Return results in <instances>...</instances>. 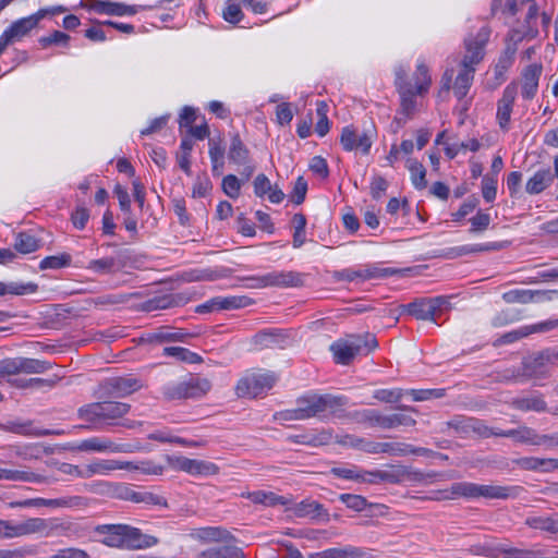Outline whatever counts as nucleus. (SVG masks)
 Returning a JSON list of instances; mask_svg holds the SVG:
<instances>
[{"label": "nucleus", "instance_id": "obj_1", "mask_svg": "<svg viewBox=\"0 0 558 558\" xmlns=\"http://www.w3.org/2000/svg\"><path fill=\"white\" fill-rule=\"evenodd\" d=\"M349 403L345 396L312 393L296 399V408L280 413L286 421H305L312 417L342 418L343 408Z\"/></svg>", "mask_w": 558, "mask_h": 558}, {"label": "nucleus", "instance_id": "obj_2", "mask_svg": "<svg viewBox=\"0 0 558 558\" xmlns=\"http://www.w3.org/2000/svg\"><path fill=\"white\" fill-rule=\"evenodd\" d=\"M131 410V404L119 401H99L92 402L81 407L77 410V416L87 423L88 429H104L109 426H124L126 428H135L141 425L140 422L120 420Z\"/></svg>", "mask_w": 558, "mask_h": 558}, {"label": "nucleus", "instance_id": "obj_3", "mask_svg": "<svg viewBox=\"0 0 558 558\" xmlns=\"http://www.w3.org/2000/svg\"><path fill=\"white\" fill-rule=\"evenodd\" d=\"M94 533L109 547L143 549L158 543L157 537L143 534L140 529L126 524H100L95 526Z\"/></svg>", "mask_w": 558, "mask_h": 558}, {"label": "nucleus", "instance_id": "obj_4", "mask_svg": "<svg viewBox=\"0 0 558 558\" xmlns=\"http://www.w3.org/2000/svg\"><path fill=\"white\" fill-rule=\"evenodd\" d=\"M250 283L248 288L263 289L267 287L276 288H298L304 284V275L298 271H271L263 276H251L245 278Z\"/></svg>", "mask_w": 558, "mask_h": 558}, {"label": "nucleus", "instance_id": "obj_5", "mask_svg": "<svg viewBox=\"0 0 558 558\" xmlns=\"http://www.w3.org/2000/svg\"><path fill=\"white\" fill-rule=\"evenodd\" d=\"M489 37L490 28L488 26L481 27L475 35L470 34L464 39L465 52L460 62V66L476 69V65H478L485 57V46Z\"/></svg>", "mask_w": 558, "mask_h": 558}, {"label": "nucleus", "instance_id": "obj_6", "mask_svg": "<svg viewBox=\"0 0 558 558\" xmlns=\"http://www.w3.org/2000/svg\"><path fill=\"white\" fill-rule=\"evenodd\" d=\"M276 377L270 373H250L243 376L235 386L240 398H256L272 388Z\"/></svg>", "mask_w": 558, "mask_h": 558}, {"label": "nucleus", "instance_id": "obj_7", "mask_svg": "<svg viewBox=\"0 0 558 558\" xmlns=\"http://www.w3.org/2000/svg\"><path fill=\"white\" fill-rule=\"evenodd\" d=\"M51 367L47 361L28 359V357H13L0 361V376H11L21 373L24 374H41Z\"/></svg>", "mask_w": 558, "mask_h": 558}, {"label": "nucleus", "instance_id": "obj_8", "mask_svg": "<svg viewBox=\"0 0 558 558\" xmlns=\"http://www.w3.org/2000/svg\"><path fill=\"white\" fill-rule=\"evenodd\" d=\"M448 304L445 296L422 298L402 305V311L418 320L436 322V314Z\"/></svg>", "mask_w": 558, "mask_h": 558}, {"label": "nucleus", "instance_id": "obj_9", "mask_svg": "<svg viewBox=\"0 0 558 558\" xmlns=\"http://www.w3.org/2000/svg\"><path fill=\"white\" fill-rule=\"evenodd\" d=\"M395 86L400 96V111L405 118H411L416 108L415 96L418 95L412 86V83L408 81V72L399 65L395 70Z\"/></svg>", "mask_w": 558, "mask_h": 558}, {"label": "nucleus", "instance_id": "obj_10", "mask_svg": "<svg viewBox=\"0 0 558 558\" xmlns=\"http://www.w3.org/2000/svg\"><path fill=\"white\" fill-rule=\"evenodd\" d=\"M169 464L178 470L191 475H216L219 472L218 465L213 462L190 459L183 456L168 457Z\"/></svg>", "mask_w": 558, "mask_h": 558}, {"label": "nucleus", "instance_id": "obj_11", "mask_svg": "<svg viewBox=\"0 0 558 558\" xmlns=\"http://www.w3.org/2000/svg\"><path fill=\"white\" fill-rule=\"evenodd\" d=\"M140 388V381L132 377H113L99 385L100 397L105 398H123Z\"/></svg>", "mask_w": 558, "mask_h": 558}, {"label": "nucleus", "instance_id": "obj_12", "mask_svg": "<svg viewBox=\"0 0 558 558\" xmlns=\"http://www.w3.org/2000/svg\"><path fill=\"white\" fill-rule=\"evenodd\" d=\"M518 87L517 81L509 83L504 89L501 98L497 101L496 121L504 132H508L510 129L511 113L518 95Z\"/></svg>", "mask_w": 558, "mask_h": 558}, {"label": "nucleus", "instance_id": "obj_13", "mask_svg": "<svg viewBox=\"0 0 558 558\" xmlns=\"http://www.w3.org/2000/svg\"><path fill=\"white\" fill-rule=\"evenodd\" d=\"M81 452H132L129 444H116L107 437H90L78 441L74 447Z\"/></svg>", "mask_w": 558, "mask_h": 558}, {"label": "nucleus", "instance_id": "obj_14", "mask_svg": "<svg viewBox=\"0 0 558 558\" xmlns=\"http://www.w3.org/2000/svg\"><path fill=\"white\" fill-rule=\"evenodd\" d=\"M340 143L347 151L360 149L362 154L367 155L371 150L373 141L372 136L367 132L357 133V131L350 125L342 129Z\"/></svg>", "mask_w": 558, "mask_h": 558}, {"label": "nucleus", "instance_id": "obj_15", "mask_svg": "<svg viewBox=\"0 0 558 558\" xmlns=\"http://www.w3.org/2000/svg\"><path fill=\"white\" fill-rule=\"evenodd\" d=\"M48 10H38L36 13L20 19L13 22L4 33L10 36L9 38L14 41L26 36L32 29H34L40 20L48 15Z\"/></svg>", "mask_w": 558, "mask_h": 558}, {"label": "nucleus", "instance_id": "obj_16", "mask_svg": "<svg viewBox=\"0 0 558 558\" xmlns=\"http://www.w3.org/2000/svg\"><path fill=\"white\" fill-rule=\"evenodd\" d=\"M558 327V319H549L532 326H524L517 330H512L502 335L498 340V344L512 343L533 332H546Z\"/></svg>", "mask_w": 558, "mask_h": 558}, {"label": "nucleus", "instance_id": "obj_17", "mask_svg": "<svg viewBox=\"0 0 558 558\" xmlns=\"http://www.w3.org/2000/svg\"><path fill=\"white\" fill-rule=\"evenodd\" d=\"M308 558H374V556L369 549L347 545L310 554Z\"/></svg>", "mask_w": 558, "mask_h": 558}, {"label": "nucleus", "instance_id": "obj_18", "mask_svg": "<svg viewBox=\"0 0 558 558\" xmlns=\"http://www.w3.org/2000/svg\"><path fill=\"white\" fill-rule=\"evenodd\" d=\"M88 8L90 10L96 11L97 13H100V14L123 16V15H134L141 9H147L148 7H144V5H128V4L119 3V2H110V1L96 0Z\"/></svg>", "mask_w": 558, "mask_h": 558}, {"label": "nucleus", "instance_id": "obj_19", "mask_svg": "<svg viewBox=\"0 0 558 558\" xmlns=\"http://www.w3.org/2000/svg\"><path fill=\"white\" fill-rule=\"evenodd\" d=\"M543 66L537 63L529 64L522 71L521 95L524 99H533L537 93L538 81L542 75Z\"/></svg>", "mask_w": 558, "mask_h": 558}, {"label": "nucleus", "instance_id": "obj_20", "mask_svg": "<svg viewBox=\"0 0 558 558\" xmlns=\"http://www.w3.org/2000/svg\"><path fill=\"white\" fill-rule=\"evenodd\" d=\"M515 48L508 46L494 66V81H488V88L495 89L506 81V73L514 62Z\"/></svg>", "mask_w": 558, "mask_h": 558}, {"label": "nucleus", "instance_id": "obj_21", "mask_svg": "<svg viewBox=\"0 0 558 558\" xmlns=\"http://www.w3.org/2000/svg\"><path fill=\"white\" fill-rule=\"evenodd\" d=\"M505 558H550L553 557L550 548H542L534 545L531 548H520L508 545H499V556Z\"/></svg>", "mask_w": 558, "mask_h": 558}, {"label": "nucleus", "instance_id": "obj_22", "mask_svg": "<svg viewBox=\"0 0 558 558\" xmlns=\"http://www.w3.org/2000/svg\"><path fill=\"white\" fill-rule=\"evenodd\" d=\"M130 465V462L117 460H96L84 466V478H89L94 475H105L116 470H126Z\"/></svg>", "mask_w": 558, "mask_h": 558}, {"label": "nucleus", "instance_id": "obj_23", "mask_svg": "<svg viewBox=\"0 0 558 558\" xmlns=\"http://www.w3.org/2000/svg\"><path fill=\"white\" fill-rule=\"evenodd\" d=\"M192 337L191 333L185 332L183 329L162 326L155 331L147 335L149 342H185L187 338Z\"/></svg>", "mask_w": 558, "mask_h": 558}, {"label": "nucleus", "instance_id": "obj_24", "mask_svg": "<svg viewBox=\"0 0 558 558\" xmlns=\"http://www.w3.org/2000/svg\"><path fill=\"white\" fill-rule=\"evenodd\" d=\"M185 302L186 299L180 293L157 295L144 302L142 304V310L145 312L166 310L183 305Z\"/></svg>", "mask_w": 558, "mask_h": 558}, {"label": "nucleus", "instance_id": "obj_25", "mask_svg": "<svg viewBox=\"0 0 558 558\" xmlns=\"http://www.w3.org/2000/svg\"><path fill=\"white\" fill-rule=\"evenodd\" d=\"M550 167L538 169L525 183V192L536 195L544 192L554 182Z\"/></svg>", "mask_w": 558, "mask_h": 558}, {"label": "nucleus", "instance_id": "obj_26", "mask_svg": "<svg viewBox=\"0 0 558 558\" xmlns=\"http://www.w3.org/2000/svg\"><path fill=\"white\" fill-rule=\"evenodd\" d=\"M0 480L51 484L57 482L59 478L47 477L28 471L0 469Z\"/></svg>", "mask_w": 558, "mask_h": 558}, {"label": "nucleus", "instance_id": "obj_27", "mask_svg": "<svg viewBox=\"0 0 558 558\" xmlns=\"http://www.w3.org/2000/svg\"><path fill=\"white\" fill-rule=\"evenodd\" d=\"M521 489L519 486L480 485V497L488 499L515 498Z\"/></svg>", "mask_w": 558, "mask_h": 558}, {"label": "nucleus", "instance_id": "obj_28", "mask_svg": "<svg viewBox=\"0 0 558 558\" xmlns=\"http://www.w3.org/2000/svg\"><path fill=\"white\" fill-rule=\"evenodd\" d=\"M475 71L476 69L460 66L459 73L452 84L453 94L459 100L468 95L474 81Z\"/></svg>", "mask_w": 558, "mask_h": 558}, {"label": "nucleus", "instance_id": "obj_29", "mask_svg": "<svg viewBox=\"0 0 558 558\" xmlns=\"http://www.w3.org/2000/svg\"><path fill=\"white\" fill-rule=\"evenodd\" d=\"M209 158L211 161V171L214 175L220 177L223 172L225 167V153L226 148L222 144V140L219 138H209Z\"/></svg>", "mask_w": 558, "mask_h": 558}, {"label": "nucleus", "instance_id": "obj_30", "mask_svg": "<svg viewBox=\"0 0 558 558\" xmlns=\"http://www.w3.org/2000/svg\"><path fill=\"white\" fill-rule=\"evenodd\" d=\"M228 159L236 166L246 165L250 161V150L238 133L231 136Z\"/></svg>", "mask_w": 558, "mask_h": 558}, {"label": "nucleus", "instance_id": "obj_31", "mask_svg": "<svg viewBox=\"0 0 558 558\" xmlns=\"http://www.w3.org/2000/svg\"><path fill=\"white\" fill-rule=\"evenodd\" d=\"M48 529L47 521L41 518H31L17 524H13L14 537L43 533Z\"/></svg>", "mask_w": 558, "mask_h": 558}, {"label": "nucleus", "instance_id": "obj_32", "mask_svg": "<svg viewBox=\"0 0 558 558\" xmlns=\"http://www.w3.org/2000/svg\"><path fill=\"white\" fill-rule=\"evenodd\" d=\"M412 86L420 96L426 94L432 85V77L429 75L428 66L424 61H421L416 65V71L413 73L411 80Z\"/></svg>", "mask_w": 558, "mask_h": 558}, {"label": "nucleus", "instance_id": "obj_33", "mask_svg": "<svg viewBox=\"0 0 558 558\" xmlns=\"http://www.w3.org/2000/svg\"><path fill=\"white\" fill-rule=\"evenodd\" d=\"M335 361L338 364L348 365L357 355V347L350 345L348 340H338L331 344Z\"/></svg>", "mask_w": 558, "mask_h": 558}, {"label": "nucleus", "instance_id": "obj_34", "mask_svg": "<svg viewBox=\"0 0 558 558\" xmlns=\"http://www.w3.org/2000/svg\"><path fill=\"white\" fill-rule=\"evenodd\" d=\"M342 417H348L357 424H362L368 427H379L380 412L375 409H363L345 413L343 410Z\"/></svg>", "mask_w": 558, "mask_h": 558}, {"label": "nucleus", "instance_id": "obj_35", "mask_svg": "<svg viewBox=\"0 0 558 558\" xmlns=\"http://www.w3.org/2000/svg\"><path fill=\"white\" fill-rule=\"evenodd\" d=\"M523 375L530 378H546L549 376V369L546 367L544 360H541V352L524 361Z\"/></svg>", "mask_w": 558, "mask_h": 558}, {"label": "nucleus", "instance_id": "obj_36", "mask_svg": "<svg viewBox=\"0 0 558 558\" xmlns=\"http://www.w3.org/2000/svg\"><path fill=\"white\" fill-rule=\"evenodd\" d=\"M197 558H245L243 550L236 546L223 545L201 551Z\"/></svg>", "mask_w": 558, "mask_h": 558}, {"label": "nucleus", "instance_id": "obj_37", "mask_svg": "<svg viewBox=\"0 0 558 558\" xmlns=\"http://www.w3.org/2000/svg\"><path fill=\"white\" fill-rule=\"evenodd\" d=\"M508 242H492L486 244H472V245H463L459 247H454L451 250V255L453 257L468 255V254H476L481 252H490V251H500L508 246Z\"/></svg>", "mask_w": 558, "mask_h": 558}, {"label": "nucleus", "instance_id": "obj_38", "mask_svg": "<svg viewBox=\"0 0 558 558\" xmlns=\"http://www.w3.org/2000/svg\"><path fill=\"white\" fill-rule=\"evenodd\" d=\"M186 398L197 399L202 398L211 389L209 379L201 376H190L187 379Z\"/></svg>", "mask_w": 558, "mask_h": 558}, {"label": "nucleus", "instance_id": "obj_39", "mask_svg": "<svg viewBox=\"0 0 558 558\" xmlns=\"http://www.w3.org/2000/svg\"><path fill=\"white\" fill-rule=\"evenodd\" d=\"M511 405L520 411H548L546 401L541 396H530L523 398H515L511 401Z\"/></svg>", "mask_w": 558, "mask_h": 558}, {"label": "nucleus", "instance_id": "obj_40", "mask_svg": "<svg viewBox=\"0 0 558 558\" xmlns=\"http://www.w3.org/2000/svg\"><path fill=\"white\" fill-rule=\"evenodd\" d=\"M38 289V286L34 282H2L0 281V296L5 295H25L35 293Z\"/></svg>", "mask_w": 558, "mask_h": 558}, {"label": "nucleus", "instance_id": "obj_41", "mask_svg": "<svg viewBox=\"0 0 558 558\" xmlns=\"http://www.w3.org/2000/svg\"><path fill=\"white\" fill-rule=\"evenodd\" d=\"M286 337L278 330H262L253 336L252 343L257 349L272 348L281 343Z\"/></svg>", "mask_w": 558, "mask_h": 558}, {"label": "nucleus", "instance_id": "obj_42", "mask_svg": "<svg viewBox=\"0 0 558 558\" xmlns=\"http://www.w3.org/2000/svg\"><path fill=\"white\" fill-rule=\"evenodd\" d=\"M535 433L534 428L523 425L515 429H500L499 437L512 438L515 442L534 446Z\"/></svg>", "mask_w": 558, "mask_h": 558}, {"label": "nucleus", "instance_id": "obj_43", "mask_svg": "<svg viewBox=\"0 0 558 558\" xmlns=\"http://www.w3.org/2000/svg\"><path fill=\"white\" fill-rule=\"evenodd\" d=\"M40 246V242L28 232H20L15 236L14 250L20 254H29L36 252Z\"/></svg>", "mask_w": 558, "mask_h": 558}, {"label": "nucleus", "instance_id": "obj_44", "mask_svg": "<svg viewBox=\"0 0 558 558\" xmlns=\"http://www.w3.org/2000/svg\"><path fill=\"white\" fill-rule=\"evenodd\" d=\"M163 355L172 356L187 364H198L203 362V357L199 354L182 347H166L163 349Z\"/></svg>", "mask_w": 558, "mask_h": 558}, {"label": "nucleus", "instance_id": "obj_45", "mask_svg": "<svg viewBox=\"0 0 558 558\" xmlns=\"http://www.w3.org/2000/svg\"><path fill=\"white\" fill-rule=\"evenodd\" d=\"M85 268L97 275H108L116 272L121 266L118 265L114 257H104L90 260Z\"/></svg>", "mask_w": 558, "mask_h": 558}, {"label": "nucleus", "instance_id": "obj_46", "mask_svg": "<svg viewBox=\"0 0 558 558\" xmlns=\"http://www.w3.org/2000/svg\"><path fill=\"white\" fill-rule=\"evenodd\" d=\"M197 537L204 542H228L233 538L231 533L221 527H203L197 532Z\"/></svg>", "mask_w": 558, "mask_h": 558}, {"label": "nucleus", "instance_id": "obj_47", "mask_svg": "<svg viewBox=\"0 0 558 558\" xmlns=\"http://www.w3.org/2000/svg\"><path fill=\"white\" fill-rule=\"evenodd\" d=\"M325 511L322 504L313 500H303L294 508V514L298 518H317Z\"/></svg>", "mask_w": 558, "mask_h": 558}, {"label": "nucleus", "instance_id": "obj_48", "mask_svg": "<svg viewBox=\"0 0 558 558\" xmlns=\"http://www.w3.org/2000/svg\"><path fill=\"white\" fill-rule=\"evenodd\" d=\"M408 163V169L409 171L411 172V181H412V184L417 189V190H423L427 186V181H426V169L424 168V166L415 160V159H408L407 161Z\"/></svg>", "mask_w": 558, "mask_h": 558}, {"label": "nucleus", "instance_id": "obj_49", "mask_svg": "<svg viewBox=\"0 0 558 558\" xmlns=\"http://www.w3.org/2000/svg\"><path fill=\"white\" fill-rule=\"evenodd\" d=\"M464 426L469 428V432H473L482 438L499 437L500 433V429L489 427L483 421L475 417H468Z\"/></svg>", "mask_w": 558, "mask_h": 558}, {"label": "nucleus", "instance_id": "obj_50", "mask_svg": "<svg viewBox=\"0 0 558 558\" xmlns=\"http://www.w3.org/2000/svg\"><path fill=\"white\" fill-rule=\"evenodd\" d=\"M368 471H360L356 466L351 469L348 468H332L330 473L337 477L344 480H352L356 482H373L374 480H368Z\"/></svg>", "mask_w": 558, "mask_h": 558}, {"label": "nucleus", "instance_id": "obj_51", "mask_svg": "<svg viewBox=\"0 0 558 558\" xmlns=\"http://www.w3.org/2000/svg\"><path fill=\"white\" fill-rule=\"evenodd\" d=\"M404 270L397 269V268H380L377 266H366L365 268L361 269V279L362 280H369L374 278H386L390 276H396L402 274Z\"/></svg>", "mask_w": 558, "mask_h": 558}, {"label": "nucleus", "instance_id": "obj_52", "mask_svg": "<svg viewBox=\"0 0 558 558\" xmlns=\"http://www.w3.org/2000/svg\"><path fill=\"white\" fill-rule=\"evenodd\" d=\"M187 381H179L162 387V396L168 401L182 400L186 398Z\"/></svg>", "mask_w": 558, "mask_h": 558}, {"label": "nucleus", "instance_id": "obj_53", "mask_svg": "<svg viewBox=\"0 0 558 558\" xmlns=\"http://www.w3.org/2000/svg\"><path fill=\"white\" fill-rule=\"evenodd\" d=\"M141 296V293H118V294H107L98 296L94 300L96 305H117L128 303L132 299H137Z\"/></svg>", "mask_w": 558, "mask_h": 558}, {"label": "nucleus", "instance_id": "obj_54", "mask_svg": "<svg viewBox=\"0 0 558 558\" xmlns=\"http://www.w3.org/2000/svg\"><path fill=\"white\" fill-rule=\"evenodd\" d=\"M452 495L462 496L465 498H478L480 497V484L470 482H458L453 483L450 487Z\"/></svg>", "mask_w": 558, "mask_h": 558}, {"label": "nucleus", "instance_id": "obj_55", "mask_svg": "<svg viewBox=\"0 0 558 558\" xmlns=\"http://www.w3.org/2000/svg\"><path fill=\"white\" fill-rule=\"evenodd\" d=\"M72 257L68 253H62L60 255L47 256L41 259L39 264L40 269H60L63 267H68L71 265Z\"/></svg>", "mask_w": 558, "mask_h": 558}, {"label": "nucleus", "instance_id": "obj_56", "mask_svg": "<svg viewBox=\"0 0 558 558\" xmlns=\"http://www.w3.org/2000/svg\"><path fill=\"white\" fill-rule=\"evenodd\" d=\"M407 473L405 470H402L401 472H389V471H368V480H375L373 482H369L371 484L378 483V482H388L391 484H396L401 482V478Z\"/></svg>", "mask_w": 558, "mask_h": 558}, {"label": "nucleus", "instance_id": "obj_57", "mask_svg": "<svg viewBox=\"0 0 558 558\" xmlns=\"http://www.w3.org/2000/svg\"><path fill=\"white\" fill-rule=\"evenodd\" d=\"M392 454L391 456H408V454H416V456H428L432 454L433 451L423 448V447H414L410 444L405 442H392Z\"/></svg>", "mask_w": 558, "mask_h": 558}, {"label": "nucleus", "instance_id": "obj_58", "mask_svg": "<svg viewBox=\"0 0 558 558\" xmlns=\"http://www.w3.org/2000/svg\"><path fill=\"white\" fill-rule=\"evenodd\" d=\"M502 299L507 303L526 304L535 301V293L532 290H511L502 294Z\"/></svg>", "mask_w": 558, "mask_h": 558}, {"label": "nucleus", "instance_id": "obj_59", "mask_svg": "<svg viewBox=\"0 0 558 558\" xmlns=\"http://www.w3.org/2000/svg\"><path fill=\"white\" fill-rule=\"evenodd\" d=\"M407 393V390L401 388L393 389H377L374 391L373 397L384 403H397Z\"/></svg>", "mask_w": 558, "mask_h": 558}, {"label": "nucleus", "instance_id": "obj_60", "mask_svg": "<svg viewBox=\"0 0 558 558\" xmlns=\"http://www.w3.org/2000/svg\"><path fill=\"white\" fill-rule=\"evenodd\" d=\"M57 381H58V379H56V378L46 379V378L34 377V378H28V379L16 378V379L12 380L11 383L19 388H37L38 389V388H43V387H53L57 384Z\"/></svg>", "mask_w": 558, "mask_h": 558}, {"label": "nucleus", "instance_id": "obj_61", "mask_svg": "<svg viewBox=\"0 0 558 558\" xmlns=\"http://www.w3.org/2000/svg\"><path fill=\"white\" fill-rule=\"evenodd\" d=\"M407 395H410L414 401H426L445 397L446 389H411L407 390Z\"/></svg>", "mask_w": 558, "mask_h": 558}, {"label": "nucleus", "instance_id": "obj_62", "mask_svg": "<svg viewBox=\"0 0 558 558\" xmlns=\"http://www.w3.org/2000/svg\"><path fill=\"white\" fill-rule=\"evenodd\" d=\"M469 554L474 556H484L488 558L499 557V545H492L488 543L473 544L468 548Z\"/></svg>", "mask_w": 558, "mask_h": 558}, {"label": "nucleus", "instance_id": "obj_63", "mask_svg": "<svg viewBox=\"0 0 558 558\" xmlns=\"http://www.w3.org/2000/svg\"><path fill=\"white\" fill-rule=\"evenodd\" d=\"M482 195L487 203H492L497 195V178L486 174L482 180Z\"/></svg>", "mask_w": 558, "mask_h": 558}, {"label": "nucleus", "instance_id": "obj_64", "mask_svg": "<svg viewBox=\"0 0 558 558\" xmlns=\"http://www.w3.org/2000/svg\"><path fill=\"white\" fill-rule=\"evenodd\" d=\"M241 181L234 174H228L222 179V191L231 198H238L241 191Z\"/></svg>", "mask_w": 558, "mask_h": 558}]
</instances>
